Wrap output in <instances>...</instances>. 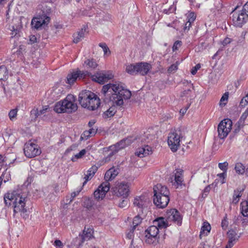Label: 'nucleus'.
<instances>
[{
  "label": "nucleus",
  "mask_w": 248,
  "mask_h": 248,
  "mask_svg": "<svg viewBox=\"0 0 248 248\" xmlns=\"http://www.w3.org/2000/svg\"><path fill=\"white\" fill-rule=\"evenodd\" d=\"M101 93L104 102H112L113 106L123 105L124 99H128L131 96V92L125 89L120 83L108 84L103 86Z\"/></svg>",
  "instance_id": "f257e3e1"
},
{
  "label": "nucleus",
  "mask_w": 248,
  "mask_h": 248,
  "mask_svg": "<svg viewBox=\"0 0 248 248\" xmlns=\"http://www.w3.org/2000/svg\"><path fill=\"white\" fill-rule=\"evenodd\" d=\"M4 201L6 205H10L11 202L14 204V211L15 213H21L24 214L27 212L25 207L27 201V195L19 191L8 193L4 197Z\"/></svg>",
  "instance_id": "f03ea898"
},
{
  "label": "nucleus",
  "mask_w": 248,
  "mask_h": 248,
  "mask_svg": "<svg viewBox=\"0 0 248 248\" xmlns=\"http://www.w3.org/2000/svg\"><path fill=\"white\" fill-rule=\"evenodd\" d=\"M75 101V97L72 94H69L63 100L55 104L54 110L59 113L74 112L78 109L77 104L74 103Z\"/></svg>",
  "instance_id": "7ed1b4c3"
},
{
  "label": "nucleus",
  "mask_w": 248,
  "mask_h": 248,
  "mask_svg": "<svg viewBox=\"0 0 248 248\" xmlns=\"http://www.w3.org/2000/svg\"><path fill=\"white\" fill-rule=\"evenodd\" d=\"M152 66L150 64L146 62H140L126 65L125 71L131 75L140 74L145 76L148 74Z\"/></svg>",
  "instance_id": "20e7f679"
},
{
  "label": "nucleus",
  "mask_w": 248,
  "mask_h": 248,
  "mask_svg": "<svg viewBox=\"0 0 248 248\" xmlns=\"http://www.w3.org/2000/svg\"><path fill=\"white\" fill-rule=\"evenodd\" d=\"M183 138L180 130H175L169 134L168 137V143L171 150L175 152L180 146L181 139Z\"/></svg>",
  "instance_id": "39448f33"
},
{
  "label": "nucleus",
  "mask_w": 248,
  "mask_h": 248,
  "mask_svg": "<svg viewBox=\"0 0 248 248\" xmlns=\"http://www.w3.org/2000/svg\"><path fill=\"white\" fill-rule=\"evenodd\" d=\"M232 123L229 119H225L218 124L217 131L220 139H224L228 135L232 129Z\"/></svg>",
  "instance_id": "423d86ee"
},
{
  "label": "nucleus",
  "mask_w": 248,
  "mask_h": 248,
  "mask_svg": "<svg viewBox=\"0 0 248 248\" xmlns=\"http://www.w3.org/2000/svg\"><path fill=\"white\" fill-rule=\"evenodd\" d=\"M24 152L25 156L28 158L34 157L41 153L38 145L31 141H29L25 144Z\"/></svg>",
  "instance_id": "0eeeda50"
},
{
  "label": "nucleus",
  "mask_w": 248,
  "mask_h": 248,
  "mask_svg": "<svg viewBox=\"0 0 248 248\" xmlns=\"http://www.w3.org/2000/svg\"><path fill=\"white\" fill-rule=\"evenodd\" d=\"M129 185L128 183L121 182L117 185L113 190V195L118 197L126 198L129 195Z\"/></svg>",
  "instance_id": "6e6552de"
},
{
  "label": "nucleus",
  "mask_w": 248,
  "mask_h": 248,
  "mask_svg": "<svg viewBox=\"0 0 248 248\" xmlns=\"http://www.w3.org/2000/svg\"><path fill=\"white\" fill-rule=\"evenodd\" d=\"M236 7L231 15L233 24L235 26L241 27L248 20V17L241 11L237 12Z\"/></svg>",
  "instance_id": "1a4fd4ad"
},
{
  "label": "nucleus",
  "mask_w": 248,
  "mask_h": 248,
  "mask_svg": "<svg viewBox=\"0 0 248 248\" xmlns=\"http://www.w3.org/2000/svg\"><path fill=\"white\" fill-rule=\"evenodd\" d=\"M49 21L50 17L45 14H43L42 15L33 17L31 20V25L32 28L38 30L43 26L47 25Z\"/></svg>",
  "instance_id": "9d476101"
},
{
  "label": "nucleus",
  "mask_w": 248,
  "mask_h": 248,
  "mask_svg": "<svg viewBox=\"0 0 248 248\" xmlns=\"http://www.w3.org/2000/svg\"><path fill=\"white\" fill-rule=\"evenodd\" d=\"M159 232V229L155 225L151 226L145 231V242L148 244H153L156 240Z\"/></svg>",
  "instance_id": "9b49d317"
},
{
  "label": "nucleus",
  "mask_w": 248,
  "mask_h": 248,
  "mask_svg": "<svg viewBox=\"0 0 248 248\" xmlns=\"http://www.w3.org/2000/svg\"><path fill=\"white\" fill-rule=\"evenodd\" d=\"M110 189L109 182H103L94 192V196L97 200H102Z\"/></svg>",
  "instance_id": "f8f14e48"
},
{
  "label": "nucleus",
  "mask_w": 248,
  "mask_h": 248,
  "mask_svg": "<svg viewBox=\"0 0 248 248\" xmlns=\"http://www.w3.org/2000/svg\"><path fill=\"white\" fill-rule=\"evenodd\" d=\"M93 96H95V94L93 92L85 90L81 92L79 94L78 101L81 106L86 108L88 106L89 104V101H90V99Z\"/></svg>",
  "instance_id": "ddd939ff"
},
{
  "label": "nucleus",
  "mask_w": 248,
  "mask_h": 248,
  "mask_svg": "<svg viewBox=\"0 0 248 248\" xmlns=\"http://www.w3.org/2000/svg\"><path fill=\"white\" fill-rule=\"evenodd\" d=\"M168 222H173L180 225L182 222V217L179 212L175 209H171L168 211L166 214Z\"/></svg>",
  "instance_id": "4468645a"
},
{
  "label": "nucleus",
  "mask_w": 248,
  "mask_h": 248,
  "mask_svg": "<svg viewBox=\"0 0 248 248\" xmlns=\"http://www.w3.org/2000/svg\"><path fill=\"white\" fill-rule=\"evenodd\" d=\"M113 76L111 74L106 73L104 71H101L92 76V79L93 81L100 84H104L108 79H111Z\"/></svg>",
  "instance_id": "2eb2a0df"
},
{
  "label": "nucleus",
  "mask_w": 248,
  "mask_h": 248,
  "mask_svg": "<svg viewBox=\"0 0 248 248\" xmlns=\"http://www.w3.org/2000/svg\"><path fill=\"white\" fill-rule=\"evenodd\" d=\"M170 201L169 196L162 195H154L153 202L154 204L159 208L166 207Z\"/></svg>",
  "instance_id": "dca6fc26"
},
{
  "label": "nucleus",
  "mask_w": 248,
  "mask_h": 248,
  "mask_svg": "<svg viewBox=\"0 0 248 248\" xmlns=\"http://www.w3.org/2000/svg\"><path fill=\"white\" fill-rule=\"evenodd\" d=\"M149 203V201L148 199L145 196L136 197L133 202L134 206L139 208V212H142V210L147 207Z\"/></svg>",
  "instance_id": "f3484780"
},
{
  "label": "nucleus",
  "mask_w": 248,
  "mask_h": 248,
  "mask_svg": "<svg viewBox=\"0 0 248 248\" xmlns=\"http://www.w3.org/2000/svg\"><path fill=\"white\" fill-rule=\"evenodd\" d=\"M154 195L169 196L170 192L168 188L160 184H157L154 187Z\"/></svg>",
  "instance_id": "a211bd4d"
},
{
  "label": "nucleus",
  "mask_w": 248,
  "mask_h": 248,
  "mask_svg": "<svg viewBox=\"0 0 248 248\" xmlns=\"http://www.w3.org/2000/svg\"><path fill=\"white\" fill-rule=\"evenodd\" d=\"M119 173V168H112L107 170L105 174L104 178L105 182H108L109 181L112 180Z\"/></svg>",
  "instance_id": "6ab92c4d"
},
{
  "label": "nucleus",
  "mask_w": 248,
  "mask_h": 248,
  "mask_svg": "<svg viewBox=\"0 0 248 248\" xmlns=\"http://www.w3.org/2000/svg\"><path fill=\"white\" fill-rule=\"evenodd\" d=\"M152 153V148L149 145H144V147L139 148L135 153L136 155L140 157H143Z\"/></svg>",
  "instance_id": "aec40b11"
},
{
  "label": "nucleus",
  "mask_w": 248,
  "mask_h": 248,
  "mask_svg": "<svg viewBox=\"0 0 248 248\" xmlns=\"http://www.w3.org/2000/svg\"><path fill=\"white\" fill-rule=\"evenodd\" d=\"M89 103L88 104V106L86 108H87L89 110H94L97 108L100 104V99L95 94V96H92L90 99V101H89Z\"/></svg>",
  "instance_id": "412c9836"
},
{
  "label": "nucleus",
  "mask_w": 248,
  "mask_h": 248,
  "mask_svg": "<svg viewBox=\"0 0 248 248\" xmlns=\"http://www.w3.org/2000/svg\"><path fill=\"white\" fill-rule=\"evenodd\" d=\"M93 230L90 228H84L83 231V233L81 235V243H83L85 241H88L91 239L93 237Z\"/></svg>",
  "instance_id": "4be33fe9"
},
{
  "label": "nucleus",
  "mask_w": 248,
  "mask_h": 248,
  "mask_svg": "<svg viewBox=\"0 0 248 248\" xmlns=\"http://www.w3.org/2000/svg\"><path fill=\"white\" fill-rule=\"evenodd\" d=\"M154 225L156 226L158 228L162 229L166 228L168 226V223L167 218L165 220L164 217H158L153 222Z\"/></svg>",
  "instance_id": "5701e85b"
},
{
  "label": "nucleus",
  "mask_w": 248,
  "mask_h": 248,
  "mask_svg": "<svg viewBox=\"0 0 248 248\" xmlns=\"http://www.w3.org/2000/svg\"><path fill=\"white\" fill-rule=\"evenodd\" d=\"M228 244L226 246V248H231L234 244L233 242L237 239L236 233L234 231L231 230L228 232Z\"/></svg>",
  "instance_id": "b1692460"
},
{
  "label": "nucleus",
  "mask_w": 248,
  "mask_h": 248,
  "mask_svg": "<svg viewBox=\"0 0 248 248\" xmlns=\"http://www.w3.org/2000/svg\"><path fill=\"white\" fill-rule=\"evenodd\" d=\"M128 140L127 139L123 140L117 143L116 144L110 146L111 149H115L116 151H118L120 149L124 148L128 144Z\"/></svg>",
  "instance_id": "393cba45"
},
{
  "label": "nucleus",
  "mask_w": 248,
  "mask_h": 248,
  "mask_svg": "<svg viewBox=\"0 0 248 248\" xmlns=\"http://www.w3.org/2000/svg\"><path fill=\"white\" fill-rule=\"evenodd\" d=\"M95 201L93 199L88 198L84 201V207L89 210L94 209L96 207Z\"/></svg>",
  "instance_id": "a878e982"
},
{
  "label": "nucleus",
  "mask_w": 248,
  "mask_h": 248,
  "mask_svg": "<svg viewBox=\"0 0 248 248\" xmlns=\"http://www.w3.org/2000/svg\"><path fill=\"white\" fill-rule=\"evenodd\" d=\"M85 31V29H82L80 31L74 33L73 35L74 43H78L80 41L84 38Z\"/></svg>",
  "instance_id": "bb28decb"
},
{
  "label": "nucleus",
  "mask_w": 248,
  "mask_h": 248,
  "mask_svg": "<svg viewBox=\"0 0 248 248\" xmlns=\"http://www.w3.org/2000/svg\"><path fill=\"white\" fill-rule=\"evenodd\" d=\"M155 138V136L151 135L146 132L141 137V142L144 143H149L151 140Z\"/></svg>",
  "instance_id": "cd10ccee"
},
{
  "label": "nucleus",
  "mask_w": 248,
  "mask_h": 248,
  "mask_svg": "<svg viewBox=\"0 0 248 248\" xmlns=\"http://www.w3.org/2000/svg\"><path fill=\"white\" fill-rule=\"evenodd\" d=\"M116 110L114 107H110L103 113V117L107 119L113 116L116 113Z\"/></svg>",
  "instance_id": "c85d7f7f"
},
{
  "label": "nucleus",
  "mask_w": 248,
  "mask_h": 248,
  "mask_svg": "<svg viewBox=\"0 0 248 248\" xmlns=\"http://www.w3.org/2000/svg\"><path fill=\"white\" fill-rule=\"evenodd\" d=\"M181 172V171H177L174 174V184H176L177 186L181 185L183 181Z\"/></svg>",
  "instance_id": "c756f323"
},
{
  "label": "nucleus",
  "mask_w": 248,
  "mask_h": 248,
  "mask_svg": "<svg viewBox=\"0 0 248 248\" xmlns=\"http://www.w3.org/2000/svg\"><path fill=\"white\" fill-rule=\"evenodd\" d=\"M211 230V226L209 223L207 222H204L203 223V226L202 227L201 233L200 236H201L202 235L205 233V231L207 232L205 233V235H207V233L210 232Z\"/></svg>",
  "instance_id": "7c9ffc66"
},
{
  "label": "nucleus",
  "mask_w": 248,
  "mask_h": 248,
  "mask_svg": "<svg viewBox=\"0 0 248 248\" xmlns=\"http://www.w3.org/2000/svg\"><path fill=\"white\" fill-rule=\"evenodd\" d=\"M234 169L237 173L239 174H243L245 172V166L240 162L237 163L235 164Z\"/></svg>",
  "instance_id": "2f4dec72"
},
{
  "label": "nucleus",
  "mask_w": 248,
  "mask_h": 248,
  "mask_svg": "<svg viewBox=\"0 0 248 248\" xmlns=\"http://www.w3.org/2000/svg\"><path fill=\"white\" fill-rule=\"evenodd\" d=\"M241 212L244 217L248 216V202H244L241 204Z\"/></svg>",
  "instance_id": "473e14b6"
},
{
  "label": "nucleus",
  "mask_w": 248,
  "mask_h": 248,
  "mask_svg": "<svg viewBox=\"0 0 248 248\" xmlns=\"http://www.w3.org/2000/svg\"><path fill=\"white\" fill-rule=\"evenodd\" d=\"M84 64L88 68H95L97 67V64L93 59H87L84 62Z\"/></svg>",
  "instance_id": "72a5a7b5"
},
{
  "label": "nucleus",
  "mask_w": 248,
  "mask_h": 248,
  "mask_svg": "<svg viewBox=\"0 0 248 248\" xmlns=\"http://www.w3.org/2000/svg\"><path fill=\"white\" fill-rule=\"evenodd\" d=\"M78 78V75L76 74L75 72L69 74L67 77V82L69 84H72Z\"/></svg>",
  "instance_id": "f704fd0d"
},
{
  "label": "nucleus",
  "mask_w": 248,
  "mask_h": 248,
  "mask_svg": "<svg viewBox=\"0 0 248 248\" xmlns=\"http://www.w3.org/2000/svg\"><path fill=\"white\" fill-rule=\"evenodd\" d=\"M86 153V151L85 149H82L79 153L75 155V156L72 158L71 160L73 162H75L77 159L82 158Z\"/></svg>",
  "instance_id": "c9c22d12"
},
{
  "label": "nucleus",
  "mask_w": 248,
  "mask_h": 248,
  "mask_svg": "<svg viewBox=\"0 0 248 248\" xmlns=\"http://www.w3.org/2000/svg\"><path fill=\"white\" fill-rule=\"evenodd\" d=\"M108 152L109 153L108 154V156L104 158L106 162L109 161L110 160V158L118 151H116L115 149H113V150L111 149L109 146L108 149Z\"/></svg>",
  "instance_id": "e433bc0d"
},
{
  "label": "nucleus",
  "mask_w": 248,
  "mask_h": 248,
  "mask_svg": "<svg viewBox=\"0 0 248 248\" xmlns=\"http://www.w3.org/2000/svg\"><path fill=\"white\" fill-rule=\"evenodd\" d=\"M142 221V218L138 215L136 216L133 219V228L136 229Z\"/></svg>",
  "instance_id": "4c0bfd02"
},
{
  "label": "nucleus",
  "mask_w": 248,
  "mask_h": 248,
  "mask_svg": "<svg viewBox=\"0 0 248 248\" xmlns=\"http://www.w3.org/2000/svg\"><path fill=\"white\" fill-rule=\"evenodd\" d=\"M241 190H234L233 194V198L232 202L234 203H236L238 202L240 197H241Z\"/></svg>",
  "instance_id": "58836bf2"
},
{
  "label": "nucleus",
  "mask_w": 248,
  "mask_h": 248,
  "mask_svg": "<svg viewBox=\"0 0 248 248\" xmlns=\"http://www.w3.org/2000/svg\"><path fill=\"white\" fill-rule=\"evenodd\" d=\"M10 178L11 177L9 172H7L6 170L4 172H3L2 175L1 176V183H2V181L6 183V182L8 181Z\"/></svg>",
  "instance_id": "ea45409f"
},
{
  "label": "nucleus",
  "mask_w": 248,
  "mask_h": 248,
  "mask_svg": "<svg viewBox=\"0 0 248 248\" xmlns=\"http://www.w3.org/2000/svg\"><path fill=\"white\" fill-rule=\"evenodd\" d=\"M63 90L61 87H55L53 89L52 93L54 96H60L62 93Z\"/></svg>",
  "instance_id": "a19ab883"
},
{
  "label": "nucleus",
  "mask_w": 248,
  "mask_h": 248,
  "mask_svg": "<svg viewBox=\"0 0 248 248\" xmlns=\"http://www.w3.org/2000/svg\"><path fill=\"white\" fill-rule=\"evenodd\" d=\"M99 46L103 49L105 55L110 54V51L106 43H100Z\"/></svg>",
  "instance_id": "79ce46f5"
},
{
  "label": "nucleus",
  "mask_w": 248,
  "mask_h": 248,
  "mask_svg": "<svg viewBox=\"0 0 248 248\" xmlns=\"http://www.w3.org/2000/svg\"><path fill=\"white\" fill-rule=\"evenodd\" d=\"M17 109L16 108L10 110V111L9 112L8 115L11 121H14L16 119L17 115Z\"/></svg>",
  "instance_id": "37998d69"
},
{
  "label": "nucleus",
  "mask_w": 248,
  "mask_h": 248,
  "mask_svg": "<svg viewBox=\"0 0 248 248\" xmlns=\"http://www.w3.org/2000/svg\"><path fill=\"white\" fill-rule=\"evenodd\" d=\"M248 116V112L245 111L241 116L239 120L238 121L237 124L240 125H243L245 120Z\"/></svg>",
  "instance_id": "c03bdc74"
},
{
  "label": "nucleus",
  "mask_w": 248,
  "mask_h": 248,
  "mask_svg": "<svg viewBox=\"0 0 248 248\" xmlns=\"http://www.w3.org/2000/svg\"><path fill=\"white\" fill-rule=\"evenodd\" d=\"M4 73L2 78H1V80H5L8 78V72L7 71L6 67L4 65H1V72Z\"/></svg>",
  "instance_id": "a18cd8bd"
},
{
  "label": "nucleus",
  "mask_w": 248,
  "mask_h": 248,
  "mask_svg": "<svg viewBox=\"0 0 248 248\" xmlns=\"http://www.w3.org/2000/svg\"><path fill=\"white\" fill-rule=\"evenodd\" d=\"M229 93L228 92L225 93L221 97L220 100V105H223L224 106L226 104L227 100L228 99Z\"/></svg>",
  "instance_id": "49530a36"
},
{
  "label": "nucleus",
  "mask_w": 248,
  "mask_h": 248,
  "mask_svg": "<svg viewBox=\"0 0 248 248\" xmlns=\"http://www.w3.org/2000/svg\"><path fill=\"white\" fill-rule=\"evenodd\" d=\"M228 165V163L227 161H225L223 163H218V166L220 170L223 171V172H227Z\"/></svg>",
  "instance_id": "de8ad7c7"
},
{
  "label": "nucleus",
  "mask_w": 248,
  "mask_h": 248,
  "mask_svg": "<svg viewBox=\"0 0 248 248\" xmlns=\"http://www.w3.org/2000/svg\"><path fill=\"white\" fill-rule=\"evenodd\" d=\"M219 179L222 184H224L226 182V178L227 177V172H223L222 173H219L217 175Z\"/></svg>",
  "instance_id": "09e8293b"
},
{
  "label": "nucleus",
  "mask_w": 248,
  "mask_h": 248,
  "mask_svg": "<svg viewBox=\"0 0 248 248\" xmlns=\"http://www.w3.org/2000/svg\"><path fill=\"white\" fill-rule=\"evenodd\" d=\"M31 115L34 120H36L40 116L38 109L36 108H33L31 111Z\"/></svg>",
  "instance_id": "8fccbe9b"
},
{
  "label": "nucleus",
  "mask_w": 248,
  "mask_h": 248,
  "mask_svg": "<svg viewBox=\"0 0 248 248\" xmlns=\"http://www.w3.org/2000/svg\"><path fill=\"white\" fill-rule=\"evenodd\" d=\"M91 137V135L90 134V132L88 130L85 131L80 136V140H87L89 137Z\"/></svg>",
  "instance_id": "3c124183"
},
{
  "label": "nucleus",
  "mask_w": 248,
  "mask_h": 248,
  "mask_svg": "<svg viewBox=\"0 0 248 248\" xmlns=\"http://www.w3.org/2000/svg\"><path fill=\"white\" fill-rule=\"evenodd\" d=\"M182 43L181 41H176L174 42L172 46V50L173 51L178 49V48L182 46Z\"/></svg>",
  "instance_id": "603ef678"
},
{
  "label": "nucleus",
  "mask_w": 248,
  "mask_h": 248,
  "mask_svg": "<svg viewBox=\"0 0 248 248\" xmlns=\"http://www.w3.org/2000/svg\"><path fill=\"white\" fill-rule=\"evenodd\" d=\"M12 31L11 35L12 37H15L16 35L19 34V29H18L17 27L15 28L14 26L12 27V29L11 30Z\"/></svg>",
  "instance_id": "864d4df0"
},
{
  "label": "nucleus",
  "mask_w": 248,
  "mask_h": 248,
  "mask_svg": "<svg viewBox=\"0 0 248 248\" xmlns=\"http://www.w3.org/2000/svg\"><path fill=\"white\" fill-rule=\"evenodd\" d=\"M210 190V186H208L204 189L202 193V198H205Z\"/></svg>",
  "instance_id": "5fc2aeb1"
},
{
  "label": "nucleus",
  "mask_w": 248,
  "mask_h": 248,
  "mask_svg": "<svg viewBox=\"0 0 248 248\" xmlns=\"http://www.w3.org/2000/svg\"><path fill=\"white\" fill-rule=\"evenodd\" d=\"M241 12L248 17V1L243 6Z\"/></svg>",
  "instance_id": "6e6d98bb"
},
{
  "label": "nucleus",
  "mask_w": 248,
  "mask_h": 248,
  "mask_svg": "<svg viewBox=\"0 0 248 248\" xmlns=\"http://www.w3.org/2000/svg\"><path fill=\"white\" fill-rule=\"evenodd\" d=\"M177 69V64H173L171 65L168 69V72L171 73Z\"/></svg>",
  "instance_id": "4d7b16f0"
},
{
  "label": "nucleus",
  "mask_w": 248,
  "mask_h": 248,
  "mask_svg": "<svg viewBox=\"0 0 248 248\" xmlns=\"http://www.w3.org/2000/svg\"><path fill=\"white\" fill-rule=\"evenodd\" d=\"M201 68V65L200 64H197L196 66L193 67L191 70V73L194 75L196 74L198 70H199Z\"/></svg>",
  "instance_id": "13d9d810"
},
{
  "label": "nucleus",
  "mask_w": 248,
  "mask_h": 248,
  "mask_svg": "<svg viewBox=\"0 0 248 248\" xmlns=\"http://www.w3.org/2000/svg\"><path fill=\"white\" fill-rule=\"evenodd\" d=\"M93 175L94 174H92L91 173H90L89 171H87V174H85V176L84 177L85 181L83 183V185H84L89 179L92 178Z\"/></svg>",
  "instance_id": "bf43d9fd"
},
{
  "label": "nucleus",
  "mask_w": 248,
  "mask_h": 248,
  "mask_svg": "<svg viewBox=\"0 0 248 248\" xmlns=\"http://www.w3.org/2000/svg\"><path fill=\"white\" fill-rule=\"evenodd\" d=\"M196 19V16L193 13H191L188 16V20L187 22L192 23Z\"/></svg>",
  "instance_id": "052dcab7"
},
{
  "label": "nucleus",
  "mask_w": 248,
  "mask_h": 248,
  "mask_svg": "<svg viewBox=\"0 0 248 248\" xmlns=\"http://www.w3.org/2000/svg\"><path fill=\"white\" fill-rule=\"evenodd\" d=\"M232 40L228 37H226L222 42L221 44L224 46H226L227 45L230 44Z\"/></svg>",
  "instance_id": "680f3d73"
},
{
  "label": "nucleus",
  "mask_w": 248,
  "mask_h": 248,
  "mask_svg": "<svg viewBox=\"0 0 248 248\" xmlns=\"http://www.w3.org/2000/svg\"><path fill=\"white\" fill-rule=\"evenodd\" d=\"M80 191V190L74 191L71 194V197H70V200L69 202V203H70L74 200L75 197H76L77 196H78L79 194Z\"/></svg>",
  "instance_id": "e2e57ef3"
},
{
  "label": "nucleus",
  "mask_w": 248,
  "mask_h": 248,
  "mask_svg": "<svg viewBox=\"0 0 248 248\" xmlns=\"http://www.w3.org/2000/svg\"><path fill=\"white\" fill-rule=\"evenodd\" d=\"M49 110V108L48 106H46L43 107L42 109L39 111V115H42L47 112Z\"/></svg>",
  "instance_id": "0e129e2a"
},
{
  "label": "nucleus",
  "mask_w": 248,
  "mask_h": 248,
  "mask_svg": "<svg viewBox=\"0 0 248 248\" xmlns=\"http://www.w3.org/2000/svg\"><path fill=\"white\" fill-rule=\"evenodd\" d=\"M248 103V100L246 97H243L240 103V106L242 107H244Z\"/></svg>",
  "instance_id": "69168bd1"
},
{
  "label": "nucleus",
  "mask_w": 248,
  "mask_h": 248,
  "mask_svg": "<svg viewBox=\"0 0 248 248\" xmlns=\"http://www.w3.org/2000/svg\"><path fill=\"white\" fill-rule=\"evenodd\" d=\"M136 229L134 228H132L131 230L129 231V232H128L127 234H126V236H127V237L129 239H131L132 238H133V236H134V232L135 231Z\"/></svg>",
  "instance_id": "338daca9"
},
{
  "label": "nucleus",
  "mask_w": 248,
  "mask_h": 248,
  "mask_svg": "<svg viewBox=\"0 0 248 248\" xmlns=\"http://www.w3.org/2000/svg\"><path fill=\"white\" fill-rule=\"evenodd\" d=\"M97 170L98 167L95 165H93L88 170V171H89L90 173H91L92 174H94Z\"/></svg>",
  "instance_id": "774afa93"
}]
</instances>
